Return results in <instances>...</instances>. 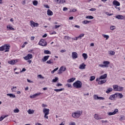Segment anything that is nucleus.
<instances>
[{
	"label": "nucleus",
	"mask_w": 125,
	"mask_h": 125,
	"mask_svg": "<svg viewBox=\"0 0 125 125\" xmlns=\"http://www.w3.org/2000/svg\"><path fill=\"white\" fill-rule=\"evenodd\" d=\"M82 115H83V110H78L72 113V117L74 118V119H78V118H80Z\"/></svg>",
	"instance_id": "1"
},
{
	"label": "nucleus",
	"mask_w": 125,
	"mask_h": 125,
	"mask_svg": "<svg viewBox=\"0 0 125 125\" xmlns=\"http://www.w3.org/2000/svg\"><path fill=\"white\" fill-rule=\"evenodd\" d=\"M73 85L74 87H75L76 88H81L83 85V83H82V82L78 80L73 83Z\"/></svg>",
	"instance_id": "2"
},
{
	"label": "nucleus",
	"mask_w": 125,
	"mask_h": 125,
	"mask_svg": "<svg viewBox=\"0 0 125 125\" xmlns=\"http://www.w3.org/2000/svg\"><path fill=\"white\" fill-rule=\"evenodd\" d=\"M103 64H99V66L101 67V68H108L109 67V65L110 64V62L105 61H104Z\"/></svg>",
	"instance_id": "3"
},
{
	"label": "nucleus",
	"mask_w": 125,
	"mask_h": 125,
	"mask_svg": "<svg viewBox=\"0 0 125 125\" xmlns=\"http://www.w3.org/2000/svg\"><path fill=\"white\" fill-rule=\"evenodd\" d=\"M43 113L44 114V118L45 119H48V116H47V115L49 114V109L43 108Z\"/></svg>",
	"instance_id": "4"
},
{
	"label": "nucleus",
	"mask_w": 125,
	"mask_h": 125,
	"mask_svg": "<svg viewBox=\"0 0 125 125\" xmlns=\"http://www.w3.org/2000/svg\"><path fill=\"white\" fill-rule=\"evenodd\" d=\"M39 45L41 46H46L47 45V42L44 39H41L39 42Z\"/></svg>",
	"instance_id": "5"
},
{
	"label": "nucleus",
	"mask_w": 125,
	"mask_h": 125,
	"mask_svg": "<svg viewBox=\"0 0 125 125\" xmlns=\"http://www.w3.org/2000/svg\"><path fill=\"white\" fill-rule=\"evenodd\" d=\"M24 60H29L33 58V55L32 54H28L26 56L23 57Z\"/></svg>",
	"instance_id": "6"
},
{
	"label": "nucleus",
	"mask_w": 125,
	"mask_h": 125,
	"mask_svg": "<svg viewBox=\"0 0 125 125\" xmlns=\"http://www.w3.org/2000/svg\"><path fill=\"white\" fill-rule=\"evenodd\" d=\"M30 25L32 27H39V24L37 22H35L34 21H30Z\"/></svg>",
	"instance_id": "7"
},
{
	"label": "nucleus",
	"mask_w": 125,
	"mask_h": 125,
	"mask_svg": "<svg viewBox=\"0 0 125 125\" xmlns=\"http://www.w3.org/2000/svg\"><path fill=\"white\" fill-rule=\"evenodd\" d=\"M115 17L116 18V19H118L119 20H124V19L125 18L124 16L121 15L115 16Z\"/></svg>",
	"instance_id": "8"
},
{
	"label": "nucleus",
	"mask_w": 125,
	"mask_h": 125,
	"mask_svg": "<svg viewBox=\"0 0 125 125\" xmlns=\"http://www.w3.org/2000/svg\"><path fill=\"white\" fill-rule=\"evenodd\" d=\"M94 98L96 100H104L105 98L102 97H99L97 95H94Z\"/></svg>",
	"instance_id": "9"
},
{
	"label": "nucleus",
	"mask_w": 125,
	"mask_h": 125,
	"mask_svg": "<svg viewBox=\"0 0 125 125\" xmlns=\"http://www.w3.org/2000/svg\"><path fill=\"white\" fill-rule=\"evenodd\" d=\"M66 71V67H64L63 70V66L61 67L60 69L58 70V74L60 75V74H62V72H65Z\"/></svg>",
	"instance_id": "10"
},
{
	"label": "nucleus",
	"mask_w": 125,
	"mask_h": 125,
	"mask_svg": "<svg viewBox=\"0 0 125 125\" xmlns=\"http://www.w3.org/2000/svg\"><path fill=\"white\" fill-rule=\"evenodd\" d=\"M71 56L73 59H77L78 58V53L76 52H73Z\"/></svg>",
	"instance_id": "11"
},
{
	"label": "nucleus",
	"mask_w": 125,
	"mask_h": 125,
	"mask_svg": "<svg viewBox=\"0 0 125 125\" xmlns=\"http://www.w3.org/2000/svg\"><path fill=\"white\" fill-rule=\"evenodd\" d=\"M86 65L84 64V63H83L82 64H80L79 66V69L81 70H84L85 69V66Z\"/></svg>",
	"instance_id": "12"
},
{
	"label": "nucleus",
	"mask_w": 125,
	"mask_h": 125,
	"mask_svg": "<svg viewBox=\"0 0 125 125\" xmlns=\"http://www.w3.org/2000/svg\"><path fill=\"white\" fill-rule=\"evenodd\" d=\"M4 49H6L5 50V52H8L9 51V49L10 48V46L8 45L7 44L4 45Z\"/></svg>",
	"instance_id": "13"
},
{
	"label": "nucleus",
	"mask_w": 125,
	"mask_h": 125,
	"mask_svg": "<svg viewBox=\"0 0 125 125\" xmlns=\"http://www.w3.org/2000/svg\"><path fill=\"white\" fill-rule=\"evenodd\" d=\"M113 4L114 5H116V6H120V5H121V4L120 3V2L116 0H114L113 1Z\"/></svg>",
	"instance_id": "14"
},
{
	"label": "nucleus",
	"mask_w": 125,
	"mask_h": 125,
	"mask_svg": "<svg viewBox=\"0 0 125 125\" xmlns=\"http://www.w3.org/2000/svg\"><path fill=\"white\" fill-rule=\"evenodd\" d=\"M40 94H41V93H38L35 94L34 95H33L32 96H30V98L33 99L34 98H36L37 96H39V95H40Z\"/></svg>",
	"instance_id": "15"
},
{
	"label": "nucleus",
	"mask_w": 125,
	"mask_h": 125,
	"mask_svg": "<svg viewBox=\"0 0 125 125\" xmlns=\"http://www.w3.org/2000/svg\"><path fill=\"white\" fill-rule=\"evenodd\" d=\"M47 13V15H48L49 16H52V15H53V12H52L50 9H48Z\"/></svg>",
	"instance_id": "16"
},
{
	"label": "nucleus",
	"mask_w": 125,
	"mask_h": 125,
	"mask_svg": "<svg viewBox=\"0 0 125 125\" xmlns=\"http://www.w3.org/2000/svg\"><path fill=\"white\" fill-rule=\"evenodd\" d=\"M48 58H49V56H46L42 59L43 62H45V61H47L48 60Z\"/></svg>",
	"instance_id": "17"
},
{
	"label": "nucleus",
	"mask_w": 125,
	"mask_h": 125,
	"mask_svg": "<svg viewBox=\"0 0 125 125\" xmlns=\"http://www.w3.org/2000/svg\"><path fill=\"white\" fill-rule=\"evenodd\" d=\"M107 78V74H104V75H102L100 77L101 80H104Z\"/></svg>",
	"instance_id": "18"
},
{
	"label": "nucleus",
	"mask_w": 125,
	"mask_h": 125,
	"mask_svg": "<svg viewBox=\"0 0 125 125\" xmlns=\"http://www.w3.org/2000/svg\"><path fill=\"white\" fill-rule=\"evenodd\" d=\"M115 51L112 50L108 51V54H109V55H111V56L115 55Z\"/></svg>",
	"instance_id": "19"
},
{
	"label": "nucleus",
	"mask_w": 125,
	"mask_h": 125,
	"mask_svg": "<svg viewBox=\"0 0 125 125\" xmlns=\"http://www.w3.org/2000/svg\"><path fill=\"white\" fill-rule=\"evenodd\" d=\"M16 61L15 60H12L8 62L9 64H10L11 65H14V64H15V63H16Z\"/></svg>",
	"instance_id": "20"
},
{
	"label": "nucleus",
	"mask_w": 125,
	"mask_h": 125,
	"mask_svg": "<svg viewBox=\"0 0 125 125\" xmlns=\"http://www.w3.org/2000/svg\"><path fill=\"white\" fill-rule=\"evenodd\" d=\"M107 82V80H101V81H99L98 83L99 84H103V83H105Z\"/></svg>",
	"instance_id": "21"
},
{
	"label": "nucleus",
	"mask_w": 125,
	"mask_h": 125,
	"mask_svg": "<svg viewBox=\"0 0 125 125\" xmlns=\"http://www.w3.org/2000/svg\"><path fill=\"white\" fill-rule=\"evenodd\" d=\"M64 88H62L61 89H54V91H56V92H59V91H62V90H64Z\"/></svg>",
	"instance_id": "22"
},
{
	"label": "nucleus",
	"mask_w": 125,
	"mask_h": 125,
	"mask_svg": "<svg viewBox=\"0 0 125 125\" xmlns=\"http://www.w3.org/2000/svg\"><path fill=\"white\" fill-rule=\"evenodd\" d=\"M76 80L75 78H72L67 80V83H73Z\"/></svg>",
	"instance_id": "23"
},
{
	"label": "nucleus",
	"mask_w": 125,
	"mask_h": 125,
	"mask_svg": "<svg viewBox=\"0 0 125 125\" xmlns=\"http://www.w3.org/2000/svg\"><path fill=\"white\" fill-rule=\"evenodd\" d=\"M84 60H86L87 59V54L86 53H83L82 54Z\"/></svg>",
	"instance_id": "24"
},
{
	"label": "nucleus",
	"mask_w": 125,
	"mask_h": 125,
	"mask_svg": "<svg viewBox=\"0 0 125 125\" xmlns=\"http://www.w3.org/2000/svg\"><path fill=\"white\" fill-rule=\"evenodd\" d=\"M118 85H114L113 86V90H114V91H118Z\"/></svg>",
	"instance_id": "25"
},
{
	"label": "nucleus",
	"mask_w": 125,
	"mask_h": 125,
	"mask_svg": "<svg viewBox=\"0 0 125 125\" xmlns=\"http://www.w3.org/2000/svg\"><path fill=\"white\" fill-rule=\"evenodd\" d=\"M7 96H10L11 98H15L16 96L15 95L13 94H7Z\"/></svg>",
	"instance_id": "26"
},
{
	"label": "nucleus",
	"mask_w": 125,
	"mask_h": 125,
	"mask_svg": "<svg viewBox=\"0 0 125 125\" xmlns=\"http://www.w3.org/2000/svg\"><path fill=\"white\" fill-rule=\"evenodd\" d=\"M44 54H51V52L48 50H45L44 51Z\"/></svg>",
	"instance_id": "27"
},
{
	"label": "nucleus",
	"mask_w": 125,
	"mask_h": 125,
	"mask_svg": "<svg viewBox=\"0 0 125 125\" xmlns=\"http://www.w3.org/2000/svg\"><path fill=\"white\" fill-rule=\"evenodd\" d=\"M38 3H39V2H38L37 0H34L33 1V4L35 6H37V5H38Z\"/></svg>",
	"instance_id": "28"
},
{
	"label": "nucleus",
	"mask_w": 125,
	"mask_h": 125,
	"mask_svg": "<svg viewBox=\"0 0 125 125\" xmlns=\"http://www.w3.org/2000/svg\"><path fill=\"white\" fill-rule=\"evenodd\" d=\"M94 118L95 120H101V118H99V116L97 114H95Z\"/></svg>",
	"instance_id": "29"
},
{
	"label": "nucleus",
	"mask_w": 125,
	"mask_h": 125,
	"mask_svg": "<svg viewBox=\"0 0 125 125\" xmlns=\"http://www.w3.org/2000/svg\"><path fill=\"white\" fill-rule=\"evenodd\" d=\"M113 91V88H108L107 89V90H106V93H110V92Z\"/></svg>",
	"instance_id": "30"
},
{
	"label": "nucleus",
	"mask_w": 125,
	"mask_h": 125,
	"mask_svg": "<svg viewBox=\"0 0 125 125\" xmlns=\"http://www.w3.org/2000/svg\"><path fill=\"white\" fill-rule=\"evenodd\" d=\"M7 29H8V30L14 31V28H13V27H12V26H10V25H7Z\"/></svg>",
	"instance_id": "31"
},
{
	"label": "nucleus",
	"mask_w": 125,
	"mask_h": 125,
	"mask_svg": "<svg viewBox=\"0 0 125 125\" xmlns=\"http://www.w3.org/2000/svg\"><path fill=\"white\" fill-rule=\"evenodd\" d=\"M110 100H115V96L114 95H111L110 97L109 98Z\"/></svg>",
	"instance_id": "32"
},
{
	"label": "nucleus",
	"mask_w": 125,
	"mask_h": 125,
	"mask_svg": "<svg viewBox=\"0 0 125 125\" xmlns=\"http://www.w3.org/2000/svg\"><path fill=\"white\" fill-rule=\"evenodd\" d=\"M34 112H35V110H34L29 109L28 110V114H34Z\"/></svg>",
	"instance_id": "33"
},
{
	"label": "nucleus",
	"mask_w": 125,
	"mask_h": 125,
	"mask_svg": "<svg viewBox=\"0 0 125 125\" xmlns=\"http://www.w3.org/2000/svg\"><path fill=\"white\" fill-rule=\"evenodd\" d=\"M123 97H124V95H123V94H122L121 93H119L118 98H120V99H122V98H123Z\"/></svg>",
	"instance_id": "34"
},
{
	"label": "nucleus",
	"mask_w": 125,
	"mask_h": 125,
	"mask_svg": "<svg viewBox=\"0 0 125 125\" xmlns=\"http://www.w3.org/2000/svg\"><path fill=\"white\" fill-rule=\"evenodd\" d=\"M94 17L92 16H87L86 17V19H94Z\"/></svg>",
	"instance_id": "35"
},
{
	"label": "nucleus",
	"mask_w": 125,
	"mask_h": 125,
	"mask_svg": "<svg viewBox=\"0 0 125 125\" xmlns=\"http://www.w3.org/2000/svg\"><path fill=\"white\" fill-rule=\"evenodd\" d=\"M124 88L123 87H118L117 89V91H122V90H123Z\"/></svg>",
	"instance_id": "36"
},
{
	"label": "nucleus",
	"mask_w": 125,
	"mask_h": 125,
	"mask_svg": "<svg viewBox=\"0 0 125 125\" xmlns=\"http://www.w3.org/2000/svg\"><path fill=\"white\" fill-rule=\"evenodd\" d=\"M103 37H104V38H105L106 40H108V39H109V35L103 34Z\"/></svg>",
	"instance_id": "37"
},
{
	"label": "nucleus",
	"mask_w": 125,
	"mask_h": 125,
	"mask_svg": "<svg viewBox=\"0 0 125 125\" xmlns=\"http://www.w3.org/2000/svg\"><path fill=\"white\" fill-rule=\"evenodd\" d=\"M95 80V76H91L90 78V81L92 82V81H94Z\"/></svg>",
	"instance_id": "38"
},
{
	"label": "nucleus",
	"mask_w": 125,
	"mask_h": 125,
	"mask_svg": "<svg viewBox=\"0 0 125 125\" xmlns=\"http://www.w3.org/2000/svg\"><path fill=\"white\" fill-rule=\"evenodd\" d=\"M117 113H119V109L116 108L114 109V111H113V113L114 115H116Z\"/></svg>",
	"instance_id": "39"
},
{
	"label": "nucleus",
	"mask_w": 125,
	"mask_h": 125,
	"mask_svg": "<svg viewBox=\"0 0 125 125\" xmlns=\"http://www.w3.org/2000/svg\"><path fill=\"white\" fill-rule=\"evenodd\" d=\"M58 81V77H55V79H53L52 80V83H56Z\"/></svg>",
	"instance_id": "40"
},
{
	"label": "nucleus",
	"mask_w": 125,
	"mask_h": 125,
	"mask_svg": "<svg viewBox=\"0 0 125 125\" xmlns=\"http://www.w3.org/2000/svg\"><path fill=\"white\" fill-rule=\"evenodd\" d=\"M4 50V45L0 47V51H3Z\"/></svg>",
	"instance_id": "41"
},
{
	"label": "nucleus",
	"mask_w": 125,
	"mask_h": 125,
	"mask_svg": "<svg viewBox=\"0 0 125 125\" xmlns=\"http://www.w3.org/2000/svg\"><path fill=\"white\" fill-rule=\"evenodd\" d=\"M90 21H83V24H88V23H90Z\"/></svg>",
	"instance_id": "42"
},
{
	"label": "nucleus",
	"mask_w": 125,
	"mask_h": 125,
	"mask_svg": "<svg viewBox=\"0 0 125 125\" xmlns=\"http://www.w3.org/2000/svg\"><path fill=\"white\" fill-rule=\"evenodd\" d=\"M51 61H52V60H50L47 61V62H46V63H47V64H53V62H51Z\"/></svg>",
	"instance_id": "43"
},
{
	"label": "nucleus",
	"mask_w": 125,
	"mask_h": 125,
	"mask_svg": "<svg viewBox=\"0 0 125 125\" xmlns=\"http://www.w3.org/2000/svg\"><path fill=\"white\" fill-rule=\"evenodd\" d=\"M38 78H39V79H44V77H42V75L41 74L38 75Z\"/></svg>",
	"instance_id": "44"
},
{
	"label": "nucleus",
	"mask_w": 125,
	"mask_h": 125,
	"mask_svg": "<svg viewBox=\"0 0 125 125\" xmlns=\"http://www.w3.org/2000/svg\"><path fill=\"white\" fill-rule=\"evenodd\" d=\"M59 68L57 67L55 69H54L53 71H51L52 74H54V73L55 72H56V71H57V70H58Z\"/></svg>",
	"instance_id": "45"
},
{
	"label": "nucleus",
	"mask_w": 125,
	"mask_h": 125,
	"mask_svg": "<svg viewBox=\"0 0 125 125\" xmlns=\"http://www.w3.org/2000/svg\"><path fill=\"white\" fill-rule=\"evenodd\" d=\"M26 44H28V42H24L23 43V44H22V45L21 46L22 48L25 47Z\"/></svg>",
	"instance_id": "46"
},
{
	"label": "nucleus",
	"mask_w": 125,
	"mask_h": 125,
	"mask_svg": "<svg viewBox=\"0 0 125 125\" xmlns=\"http://www.w3.org/2000/svg\"><path fill=\"white\" fill-rule=\"evenodd\" d=\"M84 36V34H81L78 36V38L79 39H82V38H83V37Z\"/></svg>",
	"instance_id": "47"
},
{
	"label": "nucleus",
	"mask_w": 125,
	"mask_h": 125,
	"mask_svg": "<svg viewBox=\"0 0 125 125\" xmlns=\"http://www.w3.org/2000/svg\"><path fill=\"white\" fill-rule=\"evenodd\" d=\"M6 118V116H1V117H0V122H1V121H2V120H3V119Z\"/></svg>",
	"instance_id": "48"
},
{
	"label": "nucleus",
	"mask_w": 125,
	"mask_h": 125,
	"mask_svg": "<svg viewBox=\"0 0 125 125\" xmlns=\"http://www.w3.org/2000/svg\"><path fill=\"white\" fill-rule=\"evenodd\" d=\"M119 93H115V94H114V97H115V98H117V97H118Z\"/></svg>",
	"instance_id": "49"
},
{
	"label": "nucleus",
	"mask_w": 125,
	"mask_h": 125,
	"mask_svg": "<svg viewBox=\"0 0 125 125\" xmlns=\"http://www.w3.org/2000/svg\"><path fill=\"white\" fill-rule=\"evenodd\" d=\"M14 113H19V109L18 108L14 109Z\"/></svg>",
	"instance_id": "50"
},
{
	"label": "nucleus",
	"mask_w": 125,
	"mask_h": 125,
	"mask_svg": "<svg viewBox=\"0 0 125 125\" xmlns=\"http://www.w3.org/2000/svg\"><path fill=\"white\" fill-rule=\"evenodd\" d=\"M89 11H96V9L92 8L89 9Z\"/></svg>",
	"instance_id": "51"
},
{
	"label": "nucleus",
	"mask_w": 125,
	"mask_h": 125,
	"mask_svg": "<svg viewBox=\"0 0 125 125\" xmlns=\"http://www.w3.org/2000/svg\"><path fill=\"white\" fill-rule=\"evenodd\" d=\"M120 118V121H124V118H125L124 116H121Z\"/></svg>",
	"instance_id": "52"
},
{
	"label": "nucleus",
	"mask_w": 125,
	"mask_h": 125,
	"mask_svg": "<svg viewBox=\"0 0 125 125\" xmlns=\"http://www.w3.org/2000/svg\"><path fill=\"white\" fill-rule=\"evenodd\" d=\"M108 116H113V115H115L114 112H109L108 113Z\"/></svg>",
	"instance_id": "53"
},
{
	"label": "nucleus",
	"mask_w": 125,
	"mask_h": 125,
	"mask_svg": "<svg viewBox=\"0 0 125 125\" xmlns=\"http://www.w3.org/2000/svg\"><path fill=\"white\" fill-rule=\"evenodd\" d=\"M114 29H115V26H110V30H111V31H114Z\"/></svg>",
	"instance_id": "54"
},
{
	"label": "nucleus",
	"mask_w": 125,
	"mask_h": 125,
	"mask_svg": "<svg viewBox=\"0 0 125 125\" xmlns=\"http://www.w3.org/2000/svg\"><path fill=\"white\" fill-rule=\"evenodd\" d=\"M66 86H67L68 87L72 88V85L71 84H70V83L66 84Z\"/></svg>",
	"instance_id": "55"
},
{
	"label": "nucleus",
	"mask_w": 125,
	"mask_h": 125,
	"mask_svg": "<svg viewBox=\"0 0 125 125\" xmlns=\"http://www.w3.org/2000/svg\"><path fill=\"white\" fill-rule=\"evenodd\" d=\"M68 10V8L66 7H63V11H67Z\"/></svg>",
	"instance_id": "56"
},
{
	"label": "nucleus",
	"mask_w": 125,
	"mask_h": 125,
	"mask_svg": "<svg viewBox=\"0 0 125 125\" xmlns=\"http://www.w3.org/2000/svg\"><path fill=\"white\" fill-rule=\"evenodd\" d=\"M79 39L78 37H76L75 38H72V40H74V41H78V39Z\"/></svg>",
	"instance_id": "57"
},
{
	"label": "nucleus",
	"mask_w": 125,
	"mask_h": 125,
	"mask_svg": "<svg viewBox=\"0 0 125 125\" xmlns=\"http://www.w3.org/2000/svg\"><path fill=\"white\" fill-rule=\"evenodd\" d=\"M16 88H17V87H16V86H13L12 88H11V90L12 91H13V90L14 89H16Z\"/></svg>",
	"instance_id": "58"
},
{
	"label": "nucleus",
	"mask_w": 125,
	"mask_h": 125,
	"mask_svg": "<svg viewBox=\"0 0 125 125\" xmlns=\"http://www.w3.org/2000/svg\"><path fill=\"white\" fill-rule=\"evenodd\" d=\"M59 27H60V25H56L55 26V28L57 29V28H59Z\"/></svg>",
	"instance_id": "59"
},
{
	"label": "nucleus",
	"mask_w": 125,
	"mask_h": 125,
	"mask_svg": "<svg viewBox=\"0 0 125 125\" xmlns=\"http://www.w3.org/2000/svg\"><path fill=\"white\" fill-rule=\"evenodd\" d=\"M101 122H102V123H103V124L104 123H108L107 120H105V121L102 120Z\"/></svg>",
	"instance_id": "60"
},
{
	"label": "nucleus",
	"mask_w": 125,
	"mask_h": 125,
	"mask_svg": "<svg viewBox=\"0 0 125 125\" xmlns=\"http://www.w3.org/2000/svg\"><path fill=\"white\" fill-rule=\"evenodd\" d=\"M44 6L46 8H49V6H48V5H44Z\"/></svg>",
	"instance_id": "61"
},
{
	"label": "nucleus",
	"mask_w": 125,
	"mask_h": 125,
	"mask_svg": "<svg viewBox=\"0 0 125 125\" xmlns=\"http://www.w3.org/2000/svg\"><path fill=\"white\" fill-rule=\"evenodd\" d=\"M57 86H62V84L58 83V84H57Z\"/></svg>",
	"instance_id": "62"
},
{
	"label": "nucleus",
	"mask_w": 125,
	"mask_h": 125,
	"mask_svg": "<svg viewBox=\"0 0 125 125\" xmlns=\"http://www.w3.org/2000/svg\"><path fill=\"white\" fill-rule=\"evenodd\" d=\"M70 125H76V123L75 122H72L70 124Z\"/></svg>",
	"instance_id": "63"
},
{
	"label": "nucleus",
	"mask_w": 125,
	"mask_h": 125,
	"mask_svg": "<svg viewBox=\"0 0 125 125\" xmlns=\"http://www.w3.org/2000/svg\"><path fill=\"white\" fill-rule=\"evenodd\" d=\"M35 125H42L41 123H36V124H35Z\"/></svg>",
	"instance_id": "64"
}]
</instances>
